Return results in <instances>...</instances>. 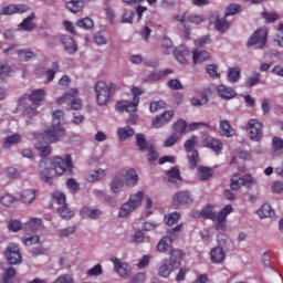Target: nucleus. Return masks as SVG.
<instances>
[{
  "label": "nucleus",
  "mask_w": 283,
  "mask_h": 283,
  "mask_svg": "<svg viewBox=\"0 0 283 283\" xmlns=\"http://www.w3.org/2000/svg\"><path fill=\"white\" fill-rule=\"evenodd\" d=\"M74 169V164L72 163V155H65L64 159L61 156H55L51 159V168L48 166V161L41 160L39 164L40 178L46 185H52V171L55 172V176L61 177L65 172L72 174Z\"/></svg>",
  "instance_id": "nucleus-1"
},
{
  "label": "nucleus",
  "mask_w": 283,
  "mask_h": 283,
  "mask_svg": "<svg viewBox=\"0 0 283 283\" xmlns=\"http://www.w3.org/2000/svg\"><path fill=\"white\" fill-rule=\"evenodd\" d=\"M48 93L43 88H38L31 92V94H23L20 96L18 101V107L22 109L23 116L27 118H34V116H39V107H41V103L45 101Z\"/></svg>",
  "instance_id": "nucleus-2"
},
{
  "label": "nucleus",
  "mask_w": 283,
  "mask_h": 283,
  "mask_svg": "<svg viewBox=\"0 0 283 283\" xmlns=\"http://www.w3.org/2000/svg\"><path fill=\"white\" fill-rule=\"evenodd\" d=\"M52 125L43 133V139L48 143H59L65 136V113L61 109L53 112Z\"/></svg>",
  "instance_id": "nucleus-3"
},
{
  "label": "nucleus",
  "mask_w": 283,
  "mask_h": 283,
  "mask_svg": "<svg viewBox=\"0 0 283 283\" xmlns=\"http://www.w3.org/2000/svg\"><path fill=\"white\" fill-rule=\"evenodd\" d=\"M230 213H233V206L231 205H227L218 213L213 211V206L208 205L202 208L200 216L205 220H212V222H217L214 224L216 231H227V216Z\"/></svg>",
  "instance_id": "nucleus-4"
},
{
  "label": "nucleus",
  "mask_w": 283,
  "mask_h": 283,
  "mask_svg": "<svg viewBox=\"0 0 283 283\" xmlns=\"http://www.w3.org/2000/svg\"><path fill=\"white\" fill-rule=\"evenodd\" d=\"M133 94V101L129 102L127 99L118 101L115 105L116 112L123 114V112H127L130 114V118H136V112H138V103H140V96L145 94V90L134 86L130 90Z\"/></svg>",
  "instance_id": "nucleus-5"
},
{
  "label": "nucleus",
  "mask_w": 283,
  "mask_h": 283,
  "mask_svg": "<svg viewBox=\"0 0 283 283\" xmlns=\"http://www.w3.org/2000/svg\"><path fill=\"white\" fill-rule=\"evenodd\" d=\"M138 182V174H136V170L129 169L125 174L117 175L112 184H111V191L113 193H118L120 189H123L124 185L127 187H134Z\"/></svg>",
  "instance_id": "nucleus-6"
},
{
  "label": "nucleus",
  "mask_w": 283,
  "mask_h": 283,
  "mask_svg": "<svg viewBox=\"0 0 283 283\" xmlns=\"http://www.w3.org/2000/svg\"><path fill=\"white\" fill-rule=\"evenodd\" d=\"M116 92L115 83H105V81H99L95 84V93L97 98V105L104 106L109 103V98L114 96Z\"/></svg>",
  "instance_id": "nucleus-7"
},
{
  "label": "nucleus",
  "mask_w": 283,
  "mask_h": 283,
  "mask_svg": "<svg viewBox=\"0 0 283 283\" xmlns=\"http://www.w3.org/2000/svg\"><path fill=\"white\" fill-rule=\"evenodd\" d=\"M182 230V223L177 224L175 228H171L170 230H168V235L163 237L156 249L159 253H167V251H171V249H174L171 247L174 240H178V238L180 237V231Z\"/></svg>",
  "instance_id": "nucleus-8"
},
{
  "label": "nucleus",
  "mask_w": 283,
  "mask_h": 283,
  "mask_svg": "<svg viewBox=\"0 0 283 283\" xmlns=\"http://www.w3.org/2000/svg\"><path fill=\"white\" fill-rule=\"evenodd\" d=\"M245 132H248L252 143H261L264 138V124L258 118L249 119L245 125Z\"/></svg>",
  "instance_id": "nucleus-9"
},
{
  "label": "nucleus",
  "mask_w": 283,
  "mask_h": 283,
  "mask_svg": "<svg viewBox=\"0 0 283 283\" xmlns=\"http://www.w3.org/2000/svg\"><path fill=\"white\" fill-rule=\"evenodd\" d=\"M143 198H145L144 191H138L137 193L132 195L128 201L119 209V218H127L132 211H134L137 207H140V205H143Z\"/></svg>",
  "instance_id": "nucleus-10"
},
{
  "label": "nucleus",
  "mask_w": 283,
  "mask_h": 283,
  "mask_svg": "<svg viewBox=\"0 0 283 283\" xmlns=\"http://www.w3.org/2000/svg\"><path fill=\"white\" fill-rule=\"evenodd\" d=\"M78 88H70L67 93H64L61 97L56 99L57 105H63V103H71L73 109H81L83 107V102L78 98Z\"/></svg>",
  "instance_id": "nucleus-11"
},
{
  "label": "nucleus",
  "mask_w": 283,
  "mask_h": 283,
  "mask_svg": "<svg viewBox=\"0 0 283 283\" xmlns=\"http://www.w3.org/2000/svg\"><path fill=\"white\" fill-rule=\"evenodd\" d=\"M269 32L264 29H259L252 33L248 40V48H255L256 50H262L266 45V38Z\"/></svg>",
  "instance_id": "nucleus-12"
},
{
  "label": "nucleus",
  "mask_w": 283,
  "mask_h": 283,
  "mask_svg": "<svg viewBox=\"0 0 283 283\" xmlns=\"http://www.w3.org/2000/svg\"><path fill=\"white\" fill-rule=\"evenodd\" d=\"M4 255L9 264H21L23 262V258L21 256V250L18 244L10 243L6 250Z\"/></svg>",
  "instance_id": "nucleus-13"
},
{
  "label": "nucleus",
  "mask_w": 283,
  "mask_h": 283,
  "mask_svg": "<svg viewBox=\"0 0 283 283\" xmlns=\"http://www.w3.org/2000/svg\"><path fill=\"white\" fill-rule=\"evenodd\" d=\"M111 262H113L115 273H117L119 277L127 280L132 276L129 263L122 262L120 259L115 256L111 258Z\"/></svg>",
  "instance_id": "nucleus-14"
},
{
  "label": "nucleus",
  "mask_w": 283,
  "mask_h": 283,
  "mask_svg": "<svg viewBox=\"0 0 283 283\" xmlns=\"http://www.w3.org/2000/svg\"><path fill=\"white\" fill-rule=\"evenodd\" d=\"M192 202H193V197L191 196V192L187 190L176 192L172 196V205L175 207H180V205H192Z\"/></svg>",
  "instance_id": "nucleus-15"
},
{
  "label": "nucleus",
  "mask_w": 283,
  "mask_h": 283,
  "mask_svg": "<svg viewBox=\"0 0 283 283\" xmlns=\"http://www.w3.org/2000/svg\"><path fill=\"white\" fill-rule=\"evenodd\" d=\"M30 8L25 4H9L3 7L0 11L1 15L12 17V14H23V12H28Z\"/></svg>",
  "instance_id": "nucleus-16"
},
{
  "label": "nucleus",
  "mask_w": 283,
  "mask_h": 283,
  "mask_svg": "<svg viewBox=\"0 0 283 283\" xmlns=\"http://www.w3.org/2000/svg\"><path fill=\"white\" fill-rule=\"evenodd\" d=\"M174 116H175L174 111L164 112L163 114H160L159 116L153 119V127H155L156 129H160V127H164V125H167V123H169L171 118H174Z\"/></svg>",
  "instance_id": "nucleus-17"
},
{
  "label": "nucleus",
  "mask_w": 283,
  "mask_h": 283,
  "mask_svg": "<svg viewBox=\"0 0 283 283\" xmlns=\"http://www.w3.org/2000/svg\"><path fill=\"white\" fill-rule=\"evenodd\" d=\"M216 92L218 96H220V98H223L224 101H231V98H235V96H238L235 90L228 87L224 84L217 85Z\"/></svg>",
  "instance_id": "nucleus-18"
},
{
  "label": "nucleus",
  "mask_w": 283,
  "mask_h": 283,
  "mask_svg": "<svg viewBox=\"0 0 283 283\" xmlns=\"http://www.w3.org/2000/svg\"><path fill=\"white\" fill-rule=\"evenodd\" d=\"M203 147H207L208 149H212V151H222V147H224V144L221 139L208 136L203 139Z\"/></svg>",
  "instance_id": "nucleus-19"
},
{
  "label": "nucleus",
  "mask_w": 283,
  "mask_h": 283,
  "mask_svg": "<svg viewBox=\"0 0 283 283\" xmlns=\"http://www.w3.org/2000/svg\"><path fill=\"white\" fill-rule=\"evenodd\" d=\"M61 41H62V45H64V51L67 54H76V52H78V44L74 42V38L70 35H63L61 38Z\"/></svg>",
  "instance_id": "nucleus-20"
},
{
  "label": "nucleus",
  "mask_w": 283,
  "mask_h": 283,
  "mask_svg": "<svg viewBox=\"0 0 283 283\" xmlns=\"http://www.w3.org/2000/svg\"><path fill=\"white\" fill-rule=\"evenodd\" d=\"M169 263L171 264V266L178 269V266H180V262H182V258H185V252L180 249L172 248L169 251Z\"/></svg>",
  "instance_id": "nucleus-21"
},
{
  "label": "nucleus",
  "mask_w": 283,
  "mask_h": 283,
  "mask_svg": "<svg viewBox=\"0 0 283 283\" xmlns=\"http://www.w3.org/2000/svg\"><path fill=\"white\" fill-rule=\"evenodd\" d=\"M219 134L226 138H231L232 136H235V129H233L229 120L221 119L219 123Z\"/></svg>",
  "instance_id": "nucleus-22"
},
{
  "label": "nucleus",
  "mask_w": 283,
  "mask_h": 283,
  "mask_svg": "<svg viewBox=\"0 0 283 283\" xmlns=\"http://www.w3.org/2000/svg\"><path fill=\"white\" fill-rule=\"evenodd\" d=\"M226 253L222 247H216L210 250V260L213 264H221L224 262Z\"/></svg>",
  "instance_id": "nucleus-23"
},
{
  "label": "nucleus",
  "mask_w": 283,
  "mask_h": 283,
  "mask_svg": "<svg viewBox=\"0 0 283 283\" xmlns=\"http://www.w3.org/2000/svg\"><path fill=\"white\" fill-rule=\"evenodd\" d=\"M36 15L34 13H31L29 17L22 20V22L18 25V30H22L23 32H32L34 28H36V24L33 21Z\"/></svg>",
  "instance_id": "nucleus-24"
},
{
  "label": "nucleus",
  "mask_w": 283,
  "mask_h": 283,
  "mask_svg": "<svg viewBox=\"0 0 283 283\" xmlns=\"http://www.w3.org/2000/svg\"><path fill=\"white\" fill-rule=\"evenodd\" d=\"M248 182L251 185L253 182V179L247 180L238 175H234L230 180V188L232 189V191H238Z\"/></svg>",
  "instance_id": "nucleus-25"
},
{
  "label": "nucleus",
  "mask_w": 283,
  "mask_h": 283,
  "mask_svg": "<svg viewBox=\"0 0 283 283\" xmlns=\"http://www.w3.org/2000/svg\"><path fill=\"white\" fill-rule=\"evenodd\" d=\"M0 283H19V280H17V270L14 268L4 270Z\"/></svg>",
  "instance_id": "nucleus-26"
},
{
  "label": "nucleus",
  "mask_w": 283,
  "mask_h": 283,
  "mask_svg": "<svg viewBox=\"0 0 283 283\" xmlns=\"http://www.w3.org/2000/svg\"><path fill=\"white\" fill-rule=\"evenodd\" d=\"M85 8V1L83 0H71L66 2V9L70 12H73V14H76V12H81Z\"/></svg>",
  "instance_id": "nucleus-27"
},
{
  "label": "nucleus",
  "mask_w": 283,
  "mask_h": 283,
  "mask_svg": "<svg viewBox=\"0 0 283 283\" xmlns=\"http://www.w3.org/2000/svg\"><path fill=\"white\" fill-rule=\"evenodd\" d=\"M35 198H36V190H33V189L23 190L20 195V200L24 205L32 203Z\"/></svg>",
  "instance_id": "nucleus-28"
},
{
  "label": "nucleus",
  "mask_w": 283,
  "mask_h": 283,
  "mask_svg": "<svg viewBox=\"0 0 283 283\" xmlns=\"http://www.w3.org/2000/svg\"><path fill=\"white\" fill-rule=\"evenodd\" d=\"M176 51V48L174 46V41L171 39L165 36L161 40V52L163 54L169 55Z\"/></svg>",
  "instance_id": "nucleus-29"
},
{
  "label": "nucleus",
  "mask_w": 283,
  "mask_h": 283,
  "mask_svg": "<svg viewBox=\"0 0 283 283\" xmlns=\"http://www.w3.org/2000/svg\"><path fill=\"white\" fill-rule=\"evenodd\" d=\"M134 134V128H132L130 126H125L117 129V136L122 143H124V140H127V138H132Z\"/></svg>",
  "instance_id": "nucleus-30"
},
{
  "label": "nucleus",
  "mask_w": 283,
  "mask_h": 283,
  "mask_svg": "<svg viewBox=\"0 0 283 283\" xmlns=\"http://www.w3.org/2000/svg\"><path fill=\"white\" fill-rule=\"evenodd\" d=\"M42 224H43V220L39 218H32L24 224V229L25 231L34 232V231H39Z\"/></svg>",
  "instance_id": "nucleus-31"
},
{
  "label": "nucleus",
  "mask_w": 283,
  "mask_h": 283,
  "mask_svg": "<svg viewBox=\"0 0 283 283\" xmlns=\"http://www.w3.org/2000/svg\"><path fill=\"white\" fill-rule=\"evenodd\" d=\"M21 143V135L13 134L6 137L2 147L3 149H10L12 145H19Z\"/></svg>",
  "instance_id": "nucleus-32"
},
{
  "label": "nucleus",
  "mask_w": 283,
  "mask_h": 283,
  "mask_svg": "<svg viewBox=\"0 0 283 283\" xmlns=\"http://www.w3.org/2000/svg\"><path fill=\"white\" fill-rule=\"evenodd\" d=\"M214 28L218 32L224 33L231 28V23L227 21V17L224 15L223 18H217Z\"/></svg>",
  "instance_id": "nucleus-33"
},
{
  "label": "nucleus",
  "mask_w": 283,
  "mask_h": 283,
  "mask_svg": "<svg viewBox=\"0 0 283 283\" xmlns=\"http://www.w3.org/2000/svg\"><path fill=\"white\" fill-rule=\"evenodd\" d=\"M172 54L179 63H187L190 56L189 50L187 49H175V52H172Z\"/></svg>",
  "instance_id": "nucleus-34"
},
{
  "label": "nucleus",
  "mask_w": 283,
  "mask_h": 283,
  "mask_svg": "<svg viewBox=\"0 0 283 283\" xmlns=\"http://www.w3.org/2000/svg\"><path fill=\"white\" fill-rule=\"evenodd\" d=\"M210 55L209 52L207 51H199V50H195L192 53V60L193 63H205V61H209Z\"/></svg>",
  "instance_id": "nucleus-35"
},
{
  "label": "nucleus",
  "mask_w": 283,
  "mask_h": 283,
  "mask_svg": "<svg viewBox=\"0 0 283 283\" xmlns=\"http://www.w3.org/2000/svg\"><path fill=\"white\" fill-rule=\"evenodd\" d=\"M258 216L259 218H273L275 210L271 208L269 203H264L263 207L258 210Z\"/></svg>",
  "instance_id": "nucleus-36"
},
{
  "label": "nucleus",
  "mask_w": 283,
  "mask_h": 283,
  "mask_svg": "<svg viewBox=\"0 0 283 283\" xmlns=\"http://www.w3.org/2000/svg\"><path fill=\"white\" fill-rule=\"evenodd\" d=\"M12 74V66L6 61H0V81H6Z\"/></svg>",
  "instance_id": "nucleus-37"
},
{
  "label": "nucleus",
  "mask_w": 283,
  "mask_h": 283,
  "mask_svg": "<svg viewBox=\"0 0 283 283\" xmlns=\"http://www.w3.org/2000/svg\"><path fill=\"white\" fill-rule=\"evenodd\" d=\"M167 176L169 178V182H181L182 180V177H180V168H178L177 166L171 167L167 171Z\"/></svg>",
  "instance_id": "nucleus-38"
},
{
  "label": "nucleus",
  "mask_w": 283,
  "mask_h": 283,
  "mask_svg": "<svg viewBox=\"0 0 283 283\" xmlns=\"http://www.w3.org/2000/svg\"><path fill=\"white\" fill-rule=\"evenodd\" d=\"M168 261H165V263L159 268L158 275L161 277H169L171 273L174 272V269H176L175 265H171V263H167Z\"/></svg>",
  "instance_id": "nucleus-39"
},
{
  "label": "nucleus",
  "mask_w": 283,
  "mask_h": 283,
  "mask_svg": "<svg viewBox=\"0 0 283 283\" xmlns=\"http://www.w3.org/2000/svg\"><path fill=\"white\" fill-rule=\"evenodd\" d=\"M136 145L139 148V151H145L153 145L147 142L144 134H137L136 135Z\"/></svg>",
  "instance_id": "nucleus-40"
},
{
  "label": "nucleus",
  "mask_w": 283,
  "mask_h": 283,
  "mask_svg": "<svg viewBox=\"0 0 283 283\" xmlns=\"http://www.w3.org/2000/svg\"><path fill=\"white\" fill-rule=\"evenodd\" d=\"M169 74H174V70L171 69H166L165 71H154L150 73L149 78L153 81H160L161 78H167Z\"/></svg>",
  "instance_id": "nucleus-41"
},
{
  "label": "nucleus",
  "mask_w": 283,
  "mask_h": 283,
  "mask_svg": "<svg viewBox=\"0 0 283 283\" xmlns=\"http://www.w3.org/2000/svg\"><path fill=\"white\" fill-rule=\"evenodd\" d=\"M178 220H180V212H170L164 217V222L168 227H174V224L178 223Z\"/></svg>",
  "instance_id": "nucleus-42"
},
{
  "label": "nucleus",
  "mask_w": 283,
  "mask_h": 283,
  "mask_svg": "<svg viewBox=\"0 0 283 283\" xmlns=\"http://www.w3.org/2000/svg\"><path fill=\"white\" fill-rule=\"evenodd\" d=\"M241 74L242 71L240 70V67H230L228 72V80L230 81V83H238V81H240Z\"/></svg>",
  "instance_id": "nucleus-43"
},
{
  "label": "nucleus",
  "mask_w": 283,
  "mask_h": 283,
  "mask_svg": "<svg viewBox=\"0 0 283 283\" xmlns=\"http://www.w3.org/2000/svg\"><path fill=\"white\" fill-rule=\"evenodd\" d=\"M57 213L63 218L64 220H71V218H74V210L70 209L66 205H63L57 209Z\"/></svg>",
  "instance_id": "nucleus-44"
},
{
  "label": "nucleus",
  "mask_w": 283,
  "mask_h": 283,
  "mask_svg": "<svg viewBox=\"0 0 283 283\" xmlns=\"http://www.w3.org/2000/svg\"><path fill=\"white\" fill-rule=\"evenodd\" d=\"M198 174H199L200 180H209V178L213 176V169L207 166H199Z\"/></svg>",
  "instance_id": "nucleus-45"
},
{
  "label": "nucleus",
  "mask_w": 283,
  "mask_h": 283,
  "mask_svg": "<svg viewBox=\"0 0 283 283\" xmlns=\"http://www.w3.org/2000/svg\"><path fill=\"white\" fill-rule=\"evenodd\" d=\"M36 54L32 52L30 49H23L18 51V59L20 61H32Z\"/></svg>",
  "instance_id": "nucleus-46"
},
{
  "label": "nucleus",
  "mask_w": 283,
  "mask_h": 283,
  "mask_svg": "<svg viewBox=\"0 0 283 283\" xmlns=\"http://www.w3.org/2000/svg\"><path fill=\"white\" fill-rule=\"evenodd\" d=\"M56 72H59V62H53L52 69H49L45 72L46 83H52V81H54V76H56Z\"/></svg>",
  "instance_id": "nucleus-47"
},
{
  "label": "nucleus",
  "mask_w": 283,
  "mask_h": 283,
  "mask_svg": "<svg viewBox=\"0 0 283 283\" xmlns=\"http://www.w3.org/2000/svg\"><path fill=\"white\" fill-rule=\"evenodd\" d=\"M77 28H82L83 30H92V28H94V20H92V18H83L80 19L76 22Z\"/></svg>",
  "instance_id": "nucleus-48"
},
{
  "label": "nucleus",
  "mask_w": 283,
  "mask_h": 283,
  "mask_svg": "<svg viewBox=\"0 0 283 283\" xmlns=\"http://www.w3.org/2000/svg\"><path fill=\"white\" fill-rule=\"evenodd\" d=\"M35 149L39 150L40 155L43 157L50 156V154H52V146H50V144L43 145L41 143H36Z\"/></svg>",
  "instance_id": "nucleus-49"
},
{
  "label": "nucleus",
  "mask_w": 283,
  "mask_h": 283,
  "mask_svg": "<svg viewBox=\"0 0 283 283\" xmlns=\"http://www.w3.org/2000/svg\"><path fill=\"white\" fill-rule=\"evenodd\" d=\"M22 242L25 247H32V244H41V238L36 234L25 235L22 238Z\"/></svg>",
  "instance_id": "nucleus-50"
},
{
  "label": "nucleus",
  "mask_w": 283,
  "mask_h": 283,
  "mask_svg": "<svg viewBox=\"0 0 283 283\" xmlns=\"http://www.w3.org/2000/svg\"><path fill=\"white\" fill-rule=\"evenodd\" d=\"M262 75L255 72L252 76L248 77L245 81V87H255L260 83Z\"/></svg>",
  "instance_id": "nucleus-51"
},
{
  "label": "nucleus",
  "mask_w": 283,
  "mask_h": 283,
  "mask_svg": "<svg viewBox=\"0 0 283 283\" xmlns=\"http://www.w3.org/2000/svg\"><path fill=\"white\" fill-rule=\"evenodd\" d=\"M188 163L190 169H196V167H198V163H200V155L196 149L192 150L190 157H188Z\"/></svg>",
  "instance_id": "nucleus-52"
},
{
  "label": "nucleus",
  "mask_w": 283,
  "mask_h": 283,
  "mask_svg": "<svg viewBox=\"0 0 283 283\" xmlns=\"http://www.w3.org/2000/svg\"><path fill=\"white\" fill-rule=\"evenodd\" d=\"M172 127L176 134H185L187 132V120L178 119Z\"/></svg>",
  "instance_id": "nucleus-53"
},
{
  "label": "nucleus",
  "mask_w": 283,
  "mask_h": 283,
  "mask_svg": "<svg viewBox=\"0 0 283 283\" xmlns=\"http://www.w3.org/2000/svg\"><path fill=\"white\" fill-rule=\"evenodd\" d=\"M74 233H76V226L60 229L57 231L60 238H70V235H74Z\"/></svg>",
  "instance_id": "nucleus-54"
},
{
  "label": "nucleus",
  "mask_w": 283,
  "mask_h": 283,
  "mask_svg": "<svg viewBox=\"0 0 283 283\" xmlns=\"http://www.w3.org/2000/svg\"><path fill=\"white\" fill-rule=\"evenodd\" d=\"M165 107H167V103H165V101H163V99L151 102L149 105V109H150L151 114H154L155 112H158L160 109H165Z\"/></svg>",
  "instance_id": "nucleus-55"
},
{
  "label": "nucleus",
  "mask_w": 283,
  "mask_h": 283,
  "mask_svg": "<svg viewBox=\"0 0 283 283\" xmlns=\"http://www.w3.org/2000/svg\"><path fill=\"white\" fill-rule=\"evenodd\" d=\"M206 72L211 78H220V73L218 72V66L216 64H208Z\"/></svg>",
  "instance_id": "nucleus-56"
},
{
  "label": "nucleus",
  "mask_w": 283,
  "mask_h": 283,
  "mask_svg": "<svg viewBox=\"0 0 283 283\" xmlns=\"http://www.w3.org/2000/svg\"><path fill=\"white\" fill-rule=\"evenodd\" d=\"M178 140H180L178 133H174L169 137L166 138V140L164 142V147H174V145H176V143H178Z\"/></svg>",
  "instance_id": "nucleus-57"
},
{
  "label": "nucleus",
  "mask_w": 283,
  "mask_h": 283,
  "mask_svg": "<svg viewBox=\"0 0 283 283\" xmlns=\"http://www.w3.org/2000/svg\"><path fill=\"white\" fill-rule=\"evenodd\" d=\"M197 143H198V137L196 136H192L190 139L186 140L184 144L186 151L188 153L195 151L193 148L196 147Z\"/></svg>",
  "instance_id": "nucleus-58"
},
{
  "label": "nucleus",
  "mask_w": 283,
  "mask_h": 283,
  "mask_svg": "<svg viewBox=\"0 0 283 283\" xmlns=\"http://www.w3.org/2000/svg\"><path fill=\"white\" fill-rule=\"evenodd\" d=\"M188 23H193L195 25H200V23L205 22V17L201 14H190L187 17Z\"/></svg>",
  "instance_id": "nucleus-59"
},
{
  "label": "nucleus",
  "mask_w": 283,
  "mask_h": 283,
  "mask_svg": "<svg viewBox=\"0 0 283 283\" xmlns=\"http://www.w3.org/2000/svg\"><path fill=\"white\" fill-rule=\"evenodd\" d=\"M146 151H148L149 165H154V163L158 160L160 155L158 154V151L154 150V146H150L148 149H146Z\"/></svg>",
  "instance_id": "nucleus-60"
},
{
  "label": "nucleus",
  "mask_w": 283,
  "mask_h": 283,
  "mask_svg": "<svg viewBox=\"0 0 283 283\" xmlns=\"http://www.w3.org/2000/svg\"><path fill=\"white\" fill-rule=\"evenodd\" d=\"M102 178H105V170L103 169H97L88 176L91 182H96V180H102Z\"/></svg>",
  "instance_id": "nucleus-61"
},
{
  "label": "nucleus",
  "mask_w": 283,
  "mask_h": 283,
  "mask_svg": "<svg viewBox=\"0 0 283 283\" xmlns=\"http://www.w3.org/2000/svg\"><path fill=\"white\" fill-rule=\"evenodd\" d=\"M22 228L23 224L19 220H11L8 223L9 231H13L14 233H17V231H21Z\"/></svg>",
  "instance_id": "nucleus-62"
},
{
  "label": "nucleus",
  "mask_w": 283,
  "mask_h": 283,
  "mask_svg": "<svg viewBox=\"0 0 283 283\" xmlns=\"http://www.w3.org/2000/svg\"><path fill=\"white\" fill-rule=\"evenodd\" d=\"M241 10L240 4H230L227 9H226V14L224 17H233V14H238Z\"/></svg>",
  "instance_id": "nucleus-63"
},
{
  "label": "nucleus",
  "mask_w": 283,
  "mask_h": 283,
  "mask_svg": "<svg viewBox=\"0 0 283 283\" xmlns=\"http://www.w3.org/2000/svg\"><path fill=\"white\" fill-rule=\"evenodd\" d=\"M272 149L274 151H280V149H283V139L280 137H273L272 138Z\"/></svg>",
  "instance_id": "nucleus-64"
}]
</instances>
